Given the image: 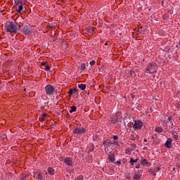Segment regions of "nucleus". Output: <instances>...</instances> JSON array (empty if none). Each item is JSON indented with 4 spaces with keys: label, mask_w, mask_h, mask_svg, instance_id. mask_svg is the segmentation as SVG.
<instances>
[{
    "label": "nucleus",
    "mask_w": 180,
    "mask_h": 180,
    "mask_svg": "<svg viewBox=\"0 0 180 180\" xmlns=\"http://www.w3.org/2000/svg\"><path fill=\"white\" fill-rule=\"evenodd\" d=\"M6 31L8 33H17L18 27L13 22L8 21L5 27Z\"/></svg>",
    "instance_id": "f257e3e1"
},
{
    "label": "nucleus",
    "mask_w": 180,
    "mask_h": 180,
    "mask_svg": "<svg viewBox=\"0 0 180 180\" xmlns=\"http://www.w3.org/2000/svg\"><path fill=\"white\" fill-rule=\"evenodd\" d=\"M146 72L147 74H154V72H157V65L155 63H148L146 70Z\"/></svg>",
    "instance_id": "f03ea898"
},
{
    "label": "nucleus",
    "mask_w": 180,
    "mask_h": 180,
    "mask_svg": "<svg viewBox=\"0 0 180 180\" xmlns=\"http://www.w3.org/2000/svg\"><path fill=\"white\" fill-rule=\"evenodd\" d=\"M86 130L85 128H84L83 127H76L73 129L72 133L74 134H77V136L78 135H81V134H84L85 133Z\"/></svg>",
    "instance_id": "7ed1b4c3"
},
{
    "label": "nucleus",
    "mask_w": 180,
    "mask_h": 180,
    "mask_svg": "<svg viewBox=\"0 0 180 180\" xmlns=\"http://www.w3.org/2000/svg\"><path fill=\"white\" fill-rule=\"evenodd\" d=\"M45 91L47 95H53V94H54L55 89L54 86L47 84L45 87Z\"/></svg>",
    "instance_id": "20e7f679"
},
{
    "label": "nucleus",
    "mask_w": 180,
    "mask_h": 180,
    "mask_svg": "<svg viewBox=\"0 0 180 180\" xmlns=\"http://www.w3.org/2000/svg\"><path fill=\"white\" fill-rule=\"evenodd\" d=\"M133 127L135 130H140L143 127V122L141 120L135 121Z\"/></svg>",
    "instance_id": "39448f33"
},
{
    "label": "nucleus",
    "mask_w": 180,
    "mask_h": 180,
    "mask_svg": "<svg viewBox=\"0 0 180 180\" xmlns=\"http://www.w3.org/2000/svg\"><path fill=\"white\" fill-rule=\"evenodd\" d=\"M23 34H32V28L27 25H25L22 27Z\"/></svg>",
    "instance_id": "423d86ee"
},
{
    "label": "nucleus",
    "mask_w": 180,
    "mask_h": 180,
    "mask_svg": "<svg viewBox=\"0 0 180 180\" xmlns=\"http://www.w3.org/2000/svg\"><path fill=\"white\" fill-rule=\"evenodd\" d=\"M33 177L37 178V179H38V180L43 179V175L41 174V173H40V172H34Z\"/></svg>",
    "instance_id": "0eeeda50"
},
{
    "label": "nucleus",
    "mask_w": 180,
    "mask_h": 180,
    "mask_svg": "<svg viewBox=\"0 0 180 180\" xmlns=\"http://www.w3.org/2000/svg\"><path fill=\"white\" fill-rule=\"evenodd\" d=\"M65 165H69L71 167L72 165V159L71 158H66L64 160Z\"/></svg>",
    "instance_id": "6e6552de"
},
{
    "label": "nucleus",
    "mask_w": 180,
    "mask_h": 180,
    "mask_svg": "<svg viewBox=\"0 0 180 180\" xmlns=\"http://www.w3.org/2000/svg\"><path fill=\"white\" fill-rule=\"evenodd\" d=\"M172 139L171 138L167 139L165 146L167 147V148H171V146H172Z\"/></svg>",
    "instance_id": "1a4fd4ad"
},
{
    "label": "nucleus",
    "mask_w": 180,
    "mask_h": 180,
    "mask_svg": "<svg viewBox=\"0 0 180 180\" xmlns=\"http://www.w3.org/2000/svg\"><path fill=\"white\" fill-rule=\"evenodd\" d=\"M133 179H135V180H140V179H141V174H135L134 175Z\"/></svg>",
    "instance_id": "9d476101"
},
{
    "label": "nucleus",
    "mask_w": 180,
    "mask_h": 180,
    "mask_svg": "<svg viewBox=\"0 0 180 180\" xmlns=\"http://www.w3.org/2000/svg\"><path fill=\"white\" fill-rule=\"evenodd\" d=\"M23 11V4L22 3L18 6V9L16 11L18 13H20Z\"/></svg>",
    "instance_id": "9b49d317"
},
{
    "label": "nucleus",
    "mask_w": 180,
    "mask_h": 180,
    "mask_svg": "<svg viewBox=\"0 0 180 180\" xmlns=\"http://www.w3.org/2000/svg\"><path fill=\"white\" fill-rule=\"evenodd\" d=\"M78 86L82 91H85V89H86V84H79Z\"/></svg>",
    "instance_id": "f8f14e48"
},
{
    "label": "nucleus",
    "mask_w": 180,
    "mask_h": 180,
    "mask_svg": "<svg viewBox=\"0 0 180 180\" xmlns=\"http://www.w3.org/2000/svg\"><path fill=\"white\" fill-rule=\"evenodd\" d=\"M108 158H110V160L111 161V162H114V161H115V155L113 153H111V154L108 155Z\"/></svg>",
    "instance_id": "ddd939ff"
},
{
    "label": "nucleus",
    "mask_w": 180,
    "mask_h": 180,
    "mask_svg": "<svg viewBox=\"0 0 180 180\" xmlns=\"http://www.w3.org/2000/svg\"><path fill=\"white\" fill-rule=\"evenodd\" d=\"M29 176H30V174H29V173H27V174H25V175H24V176H20V180H27V178H29Z\"/></svg>",
    "instance_id": "4468645a"
},
{
    "label": "nucleus",
    "mask_w": 180,
    "mask_h": 180,
    "mask_svg": "<svg viewBox=\"0 0 180 180\" xmlns=\"http://www.w3.org/2000/svg\"><path fill=\"white\" fill-rule=\"evenodd\" d=\"M137 161H139V158L136 159H133V158H130V164L131 165H134V162H137Z\"/></svg>",
    "instance_id": "2eb2a0df"
},
{
    "label": "nucleus",
    "mask_w": 180,
    "mask_h": 180,
    "mask_svg": "<svg viewBox=\"0 0 180 180\" xmlns=\"http://www.w3.org/2000/svg\"><path fill=\"white\" fill-rule=\"evenodd\" d=\"M48 172L49 175H53L54 174V169L53 167H49Z\"/></svg>",
    "instance_id": "dca6fc26"
},
{
    "label": "nucleus",
    "mask_w": 180,
    "mask_h": 180,
    "mask_svg": "<svg viewBox=\"0 0 180 180\" xmlns=\"http://www.w3.org/2000/svg\"><path fill=\"white\" fill-rule=\"evenodd\" d=\"M162 127H157L155 129V131H156V133H162Z\"/></svg>",
    "instance_id": "f3484780"
},
{
    "label": "nucleus",
    "mask_w": 180,
    "mask_h": 180,
    "mask_svg": "<svg viewBox=\"0 0 180 180\" xmlns=\"http://www.w3.org/2000/svg\"><path fill=\"white\" fill-rule=\"evenodd\" d=\"M86 32L87 33H92V32H94V28L92 27H89L88 28H86Z\"/></svg>",
    "instance_id": "a211bd4d"
},
{
    "label": "nucleus",
    "mask_w": 180,
    "mask_h": 180,
    "mask_svg": "<svg viewBox=\"0 0 180 180\" xmlns=\"http://www.w3.org/2000/svg\"><path fill=\"white\" fill-rule=\"evenodd\" d=\"M69 112H70V113H72L73 112H77V107L72 105V106L71 107V109L70 110Z\"/></svg>",
    "instance_id": "6ab92c4d"
},
{
    "label": "nucleus",
    "mask_w": 180,
    "mask_h": 180,
    "mask_svg": "<svg viewBox=\"0 0 180 180\" xmlns=\"http://www.w3.org/2000/svg\"><path fill=\"white\" fill-rule=\"evenodd\" d=\"M141 164H142V165H147V164H148V162L147 161V160L143 159L141 160Z\"/></svg>",
    "instance_id": "aec40b11"
},
{
    "label": "nucleus",
    "mask_w": 180,
    "mask_h": 180,
    "mask_svg": "<svg viewBox=\"0 0 180 180\" xmlns=\"http://www.w3.org/2000/svg\"><path fill=\"white\" fill-rule=\"evenodd\" d=\"M86 68V67L85 65V63H82L81 65L80 70H82V71H84V70H85Z\"/></svg>",
    "instance_id": "412c9836"
},
{
    "label": "nucleus",
    "mask_w": 180,
    "mask_h": 180,
    "mask_svg": "<svg viewBox=\"0 0 180 180\" xmlns=\"http://www.w3.org/2000/svg\"><path fill=\"white\" fill-rule=\"evenodd\" d=\"M8 136L6 134H4L3 136H0V140H5V139H7Z\"/></svg>",
    "instance_id": "4be33fe9"
},
{
    "label": "nucleus",
    "mask_w": 180,
    "mask_h": 180,
    "mask_svg": "<svg viewBox=\"0 0 180 180\" xmlns=\"http://www.w3.org/2000/svg\"><path fill=\"white\" fill-rule=\"evenodd\" d=\"M20 4H22V2H20V1H15L14 7L20 5Z\"/></svg>",
    "instance_id": "5701e85b"
},
{
    "label": "nucleus",
    "mask_w": 180,
    "mask_h": 180,
    "mask_svg": "<svg viewBox=\"0 0 180 180\" xmlns=\"http://www.w3.org/2000/svg\"><path fill=\"white\" fill-rule=\"evenodd\" d=\"M75 180H84V176L82 175L78 176L75 178Z\"/></svg>",
    "instance_id": "b1692460"
},
{
    "label": "nucleus",
    "mask_w": 180,
    "mask_h": 180,
    "mask_svg": "<svg viewBox=\"0 0 180 180\" xmlns=\"http://www.w3.org/2000/svg\"><path fill=\"white\" fill-rule=\"evenodd\" d=\"M117 122H119V120H117L116 118H112L111 120V123H117Z\"/></svg>",
    "instance_id": "393cba45"
},
{
    "label": "nucleus",
    "mask_w": 180,
    "mask_h": 180,
    "mask_svg": "<svg viewBox=\"0 0 180 180\" xmlns=\"http://www.w3.org/2000/svg\"><path fill=\"white\" fill-rule=\"evenodd\" d=\"M45 71H50V66L49 65H46L44 68Z\"/></svg>",
    "instance_id": "a878e982"
},
{
    "label": "nucleus",
    "mask_w": 180,
    "mask_h": 180,
    "mask_svg": "<svg viewBox=\"0 0 180 180\" xmlns=\"http://www.w3.org/2000/svg\"><path fill=\"white\" fill-rule=\"evenodd\" d=\"M168 18H169L168 15H165L162 16L163 20H167V19H168Z\"/></svg>",
    "instance_id": "bb28decb"
},
{
    "label": "nucleus",
    "mask_w": 180,
    "mask_h": 180,
    "mask_svg": "<svg viewBox=\"0 0 180 180\" xmlns=\"http://www.w3.org/2000/svg\"><path fill=\"white\" fill-rule=\"evenodd\" d=\"M7 176H8V178H11V179H12V177L13 176V175L12 174V173H8V174H7Z\"/></svg>",
    "instance_id": "cd10ccee"
},
{
    "label": "nucleus",
    "mask_w": 180,
    "mask_h": 180,
    "mask_svg": "<svg viewBox=\"0 0 180 180\" xmlns=\"http://www.w3.org/2000/svg\"><path fill=\"white\" fill-rule=\"evenodd\" d=\"M69 94L70 95H72V94H74V90L72 89H70L69 91Z\"/></svg>",
    "instance_id": "c85d7f7f"
},
{
    "label": "nucleus",
    "mask_w": 180,
    "mask_h": 180,
    "mask_svg": "<svg viewBox=\"0 0 180 180\" xmlns=\"http://www.w3.org/2000/svg\"><path fill=\"white\" fill-rule=\"evenodd\" d=\"M90 65H95V60L90 61Z\"/></svg>",
    "instance_id": "c756f323"
},
{
    "label": "nucleus",
    "mask_w": 180,
    "mask_h": 180,
    "mask_svg": "<svg viewBox=\"0 0 180 180\" xmlns=\"http://www.w3.org/2000/svg\"><path fill=\"white\" fill-rule=\"evenodd\" d=\"M39 120H40V122H44V117H42V116L41 115V117H39Z\"/></svg>",
    "instance_id": "7c9ffc66"
},
{
    "label": "nucleus",
    "mask_w": 180,
    "mask_h": 180,
    "mask_svg": "<svg viewBox=\"0 0 180 180\" xmlns=\"http://www.w3.org/2000/svg\"><path fill=\"white\" fill-rule=\"evenodd\" d=\"M179 136L178 135H173V139H174V140L178 139Z\"/></svg>",
    "instance_id": "2f4dec72"
},
{
    "label": "nucleus",
    "mask_w": 180,
    "mask_h": 180,
    "mask_svg": "<svg viewBox=\"0 0 180 180\" xmlns=\"http://www.w3.org/2000/svg\"><path fill=\"white\" fill-rule=\"evenodd\" d=\"M47 65V62L45 61H42L41 63V65Z\"/></svg>",
    "instance_id": "473e14b6"
},
{
    "label": "nucleus",
    "mask_w": 180,
    "mask_h": 180,
    "mask_svg": "<svg viewBox=\"0 0 180 180\" xmlns=\"http://www.w3.org/2000/svg\"><path fill=\"white\" fill-rule=\"evenodd\" d=\"M126 153L131 154L130 149H129V148L126 149Z\"/></svg>",
    "instance_id": "72a5a7b5"
},
{
    "label": "nucleus",
    "mask_w": 180,
    "mask_h": 180,
    "mask_svg": "<svg viewBox=\"0 0 180 180\" xmlns=\"http://www.w3.org/2000/svg\"><path fill=\"white\" fill-rule=\"evenodd\" d=\"M130 75L131 76L134 75V70H130Z\"/></svg>",
    "instance_id": "f704fd0d"
},
{
    "label": "nucleus",
    "mask_w": 180,
    "mask_h": 180,
    "mask_svg": "<svg viewBox=\"0 0 180 180\" xmlns=\"http://www.w3.org/2000/svg\"><path fill=\"white\" fill-rule=\"evenodd\" d=\"M117 139H119V136H117V135L113 136V139L114 140H117Z\"/></svg>",
    "instance_id": "c9c22d12"
},
{
    "label": "nucleus",
    "mask_w": 180,
    "mask_h": 180,
    "mask_svg": "<svg viewBox=\"0 0 180 180\" xmlns=\"http://www.w3.org/2000/svg\"><path fill=\"white\" fill-rule=\"evenodd\" d=\"M49 27H50L51 29H56V26H55V25H49Z\"/></svg>",
    "instance_id": "e433bc0d"
},
{
    "label": "nucleus",
    "mask_w": 180,
    "mask_h": 180,
    "mask_svg": "<svg viewBox=\"0 0 180 180\" xmlns=\"http://www.w3.org/2000/svg\"><path fill=\"white\" fill-rule=\"evenodd\" d=\"M167 120H168L169 122H171V120H172V117L169 116L168 118H167Z\"/></svg>",
    "instance_id": "4c0bfd02"
},
{
    "label": "nucleus",
    "mask_w": 180,
    "mask_h": 180,
    "mask_svg": "<svg viewBox=\"0 0 180 180\" xmlns=\"http://www.w3.org/2000/svg\"><path fill=\"white\" fill-rule=\"evenodd\" d=\"M131 147H132L133 148H136V143H132V144H131Z\"/></svg>",
    "instance_id": "58836bf2"
},
{
    "label": "nucleus",
    "mask_w": 180,
    "mask_h": 180,
    "mask_svg": "<svg viewBox=\"0 0 180 180\" xmlns=\"http://www.w3.org/2000/svg\"><path fill=\"white\" fill-rule=\"evenodd\" d=\"M41 116H42V117H46V116H47L46 113H43Z\"/></svg>",
    "instance_id": "ea45409f"
},
{
    "label": "nucleus",
    "mask_w": 180,
    "mask_h": 180,
    "mask_svg": "<svg viewBox=\"0 0 180 180\" xmlns=\"http://www.w3.org/2000/svg\"><path fill=\"white\" fill-rule=\"evenodd\" d=\"M136 168L137 169H139V168H140V164H138V165L136 166Z\"/></svg>",
    "instance_id": "a19ab883"
},
{
    "label": "nucleus",
    "mask_w": 180,
    "mask_h": 180,
    "mask_svg": "<svg viewBox=\"0 0 180 180\" xmlns=\"http://www.w3.org/2000/svg\"><path fill=\"white\" fill-rule=\"evenodd\" d=\"M176 47H177L178 49H180V41H179V44H178V45L176 46Z\"/></svg>",
    "instance_id": "79ce46f5"
},
{
    "label": "nucleus",
    "mask_w": 180,
    "mask_h": 180,
    "mask_svg": "<svg viewBox=\"0 0 180 180\" xmlns=\"http://www.w3.org/2000/svg\"><path fill=\"white\" fill-rule=\"evenodd\" d=\"M106 143H108L106 141H104L103 142V144L105 146V145H106Z\"/></svg>",
    "instance_id": "37998d69"
},
{
    "label": "nucleus",
    "mask_w": 180,
    "mask_h": 180,
    "mask_svg": "<svg viewBox=\"0 0 180 180\" xmlns=\"http://www.w3.org/2000/svg\"><path fill=\"white\" fill-rule=\"evenodd\" d=\"M131 140H136V137H132L131 139Z\"/></svg>",
    "instance_id": "c03bdc74"
},
{
    "label": "nucleus",
    "mask_w": 180,
    "mask_h": 180,
    "mask_svg": "<svg viewBox=\"0 0 180 180\" xmlns=\"http://www.w3.org/2000/svg\"><path fill=\"white\" fill-rule=\"evenodd\" d=\"M117 164H119L120 165V161H117Z\"/></svg>",
    "instance_id": "a18cd8bd"
},
{
    "label": "nucleus",
    "mask_w": 180,
    "mask_h": 180,
    "mask_svg": "<svg viewBox=\"0 0 180 180\" xmlns=\"http://www.w3.org/2000/svg\"><path fill=\"white\" fill-rule=\"evenodd\" d=\"M172 134H174V131H171L170 132Z\"/></svg>",
    "instance_id": "49530a36"
},
{
    "label": "nucleus",
    "mask_w": 180,
    "mask_h": 180,
    "mask_svg": "<svg viewBox=\"0 0 180 180\" xmlns=\"http://www.w3.org/2000/svg\"><path fill=\"white\" fill-rule=\"evenodd\" d=\"M151 174L155 176V173H151Z\"/></svg>",
    "instance_id": "de8ad7c7"
},
{
    "label": "nucleus",
    "mask_w": 180,
    "mask_h": 180,
    "mask_svg": "<svg viewBox=\"0 0 180 180\" xmlns=\"http://www.w3.org/2000/svg\"><path fill=\"white\" fill-rule=\"evenodd\" d=\"M105 46H108V42H105Z\"/></svg>",
    "instance_id": "09e8293b"
},
{
    "label": "nucleus",
    "mask_w": 180,
    "mask_h": 180,
    "mask_svg": "<svg viewBox=\"0 0 180 180\" xmlns=\"http://www.w3.org/2000/svg\"><path fill=\"white\" fill-rule=\"evenodd\" d=\"M157 171H160V167H158V168H157Z\"/></svg>",
    "instance_id": "8fccbe9b"
},
{
    "label": "nucleus",
    "mask_w": 180,
    "mask_h": 180,
    "mask_svg": "<svg viewBox=\"0 0 180 180\" xmlns=\"http://www.w3.org/2000/svg\"><path fill=\"white\" fill-rule=\"evenodd\" d=\"M171 123H172V124H171V126H174V123H172V122H171Z\"/></svg>",
    "instance_id": "3c124183"
},
{
    "label": "nucleus",
    "mask_w": 180,
    "mask_h": 180,
    "mask_svg": "<svg viewBox=\"0 0 180 180\" xmlns=\"http://www.w3.org/2000/svg\"><path fill=\"white\" fill-rule=\"evenodd\" d=\"M117 115H119V113H116V116H117Z\"/></svg>",
    "instance_id": "603ef678"
},
{
    "label": "nucleus",
    "mask_w": 180,
    "mask_h": 180,
    "mask_svg": "<svg viewBox=\"0 0 180 180\" xmlns=\"http://www.w3.org/2000/svg\"><path fill=\"white\" fill-rule=\"evenodd\" d=\"M171 129H174V127H171Z\"/></svg>",
    "instance_id": "864d4df0"
},
{
    "label": "nucleus",
    "mask_w": 180,
    "mask_h": 180,
    "mask_svg": "<svg viewBox=\"0 0 180 180\" xmlns=\"http://www.w3.org/2000/svg\"><path fill=\"white\" fill-rule=\"evenodd\" d=\"M144 141H147V139H144Z\"/></svg>",
    "instance_id": "5fc2aeb1"
},
{
    "label": "nucleus",
    "mask_w": 180,
    "mask_h": 180,
    "mask_svg": "<svg viewBox=\"0 0 180 180\" xmlns=\"http://www.w3.org/2000/svg\"><path fill=\"white\" fill-rule=\"evenodd\" d=\"M114 143H117V141H114Z\"/></svg>",
    "instance_id": "6e6d98bb"
},
{
    "label": "nucleus",
    "mask_w": 180,
    "mask_h": 180,
    "mask_svg": "<svg viewBox=\"0 0 180 180\" xmlns=\"http://www.w3.org/2000/svg\"><path fill=\"white\" fill-rule=\"evenodd\" d=\"M162 4H164V1H162Z\"/></svg>",
    "instance_id": "4d7b16f0"
}]
</instances>
